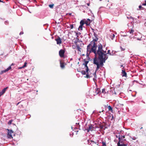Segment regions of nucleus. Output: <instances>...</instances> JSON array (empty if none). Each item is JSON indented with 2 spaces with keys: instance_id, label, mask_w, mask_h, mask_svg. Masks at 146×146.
Segmentation results:
<instances>
[{
  "instance_id": "obj_1",
  "label": "nucleus",
  "mask_w": 146,
  "mask_h": 146,
  "mask_svg": "<svg viewBox=\"0 0 146 146\" xmlns=\"http://www.w3.org/2000/svg\"><path fill=\"white\" fill-rule=\"evenodd\" d=\"M94 37L93 40L87 46V53H90L93 52L95 56H99V58L101 60L100 65H102L103 63L107 60L108 57L106 54V51H104L103 49V46L101 44H99L97 46L96 42L98 40L97 35L93 31Z\"/></svg>"
},
{
  "instance_id": "obj_2",
  "label": "nucleus",
  "mask_w": 146,
  "mask_h": 146,
  "mask_svg": "<svg viewBox=\"0 0 146 146\" xmlns=\"http://www.w3.org/2000/svg\"><path fill=\"white\" fill-rule=\"evenodd\" d=\"M106 60L105 61V62L103 63V64L102 65H100L101 60L99 58V56H95V57L94 58V60H93V63L96 65L97 68L96 69V72L95 73V74L94 76V78H96V73L97 71L98 70L100 67H102L104 65V63L105 62Z\"/></svg>"
},
{
  "instance_id": "obj_3",
  "label": "nucleus",
  "mask_w": 146,
  "mask_h": 146,
  "mask_svg": "<svg viewBox=\"0 0 146 146\" xmlns=\"http://www.w3.org/2000/svg\"><path fill=\"white\" fill-rule=\"evenodd\" d=\"M86 24V25H89L90 24V23L88 21H85L84 20H82L80 21V26H79L78 30H82L83 26L84 24Z\"/></svg>"
},
{
  "instance_id": "obj_4",
  "label": "nucleus",
  "mask_w": 146,
  "mask_h": 146,
  "mask_svg": "<svg viewBox=\"0 0 146 146\" xmlns=\"http://www.w3.org/2000/svg\"><path fill=\"white\" fill-rule=\"evenodd\" d=\"M120 66V67L122 68L121 72V75L122 77L127 78V73L125 71L124 67L122 65H121Z\"/></svg>"
},
{
  "instance_id": "obj_5",
  "label": "nucleus",
  "mask_w": 146,
  "mask_h": 146,
  "mask_svg": "<svg viewBox=\"0 0 146 146\" xmlns=\"http://www.w3.org/2000/svg\"><path fill=\"white\" fill-rule=\"evenodd\" d=\"M7 130H8V133L7 134V137L8 138L12 139L13 138L12 134L13 133V131L11 129H7Z\"/></svg>"
},
{
  "instance_id": "obj_6",
  "label": "nucleus",
  "mask_w": 146,
  "mask_h": 146,
  "mask_svg": "<svg viewBox=\"0 0 146 146\" xmlns=\"http://www.w3.org/2000/svg\"><path fill=\"white\" fill-rule=\"evenodd\" d=\"M65 51L63 49H61L59 52V55L61 58H64V53Z\"/></svg>"
},
{
  "instance_id": "obj_7",
  "label": "nucleus",
  "mask_w": 146,
  "mask_h": 146,
  "mask_svg": "<svg viewBox=\"0 0 146 146\" xmlns=\"http://www.w3.org/2000/svg\"><path fill=\"white\" fill-rule=\"evenodd\" d=\"M125 135H119V143H123L124 141H125L126 140L125 139Z\"/></svg>"
},
{
  "instance_id": "obj_8",
  "label": "nucleus",
  "mask_w": 146,
  "mask_h": 146,
  "mask_svg": "<svg viewBox=\"0 0 146 146\" xmlns=\"http://www.w3.org/2000/svg\"><path fill=\"white\" fill-rule=\"evenodd\" d=\"M84 63L83 64L85 66L86 68V72H88L89 71V69H88V67L87 66V64L88 63L89 61H86V59H84Z\"/></svg>"
},
{
  "instance_id": "obj_9",
  "label": "nucleus",
  "mask_w": 146,
  "mask_h": 146,
  "mask_svg": "<svg viewBox=\"0 0 146 146\" xmlns=\"http://www.w3.org/2000/svg\"><path fill=\"white\" fill-rule=\"evenodd\" d=\"M55 40L56 41L57 44H60L62 43L61 39L59 36Z\"/></svg>"
},
{
  "instance_id": "obj_10",
  "label": "nucleus",
  "mask_w": 146,
  "mask_h": 146,
  "mask_svg": "<svg viewBox=\"0 0 146 146\" xmlns=\"http://www.w3.org/2000/svg\"><path fill=\"white\" fill-rule=\"evenodd\" d=\"M89 127L86 129L87 130V131L89 132L90 131H92L94 127L92 124H90L88 125Z\"/></svg>"
},
{
  "instance_id": "obj_11",
  "label": "nucleus",
  "mask_w": 146,
  "mask_h": 146,
  "mask_svg": "<svg viewBox=\"0 0 146 146\" xmlns=\"http://www.w3.org/2000/svg\"><path fill=\"white\" fill-rule=\"evenodd\" d=\"M8 88V87L4 88L2 90L1 92H0V97H1L5 93L6 90Z\"/></svg>"
},
{
  "instance_id": "obj_12",
  "label": "nucleus",
  "mask_w": 146,
  "mask_h": 146,
  "mask_svg": "<svg viewBox=\"0 0 146 146\" xmlns=\"http://www.w3.org/2000/svg\"><path fill=\"white\" fill-rule=\"evenodd\" d=\"M100 92V90L98 88H97L96 89L95 93L94 94V95L95 96L99 94Z\"/></svg>"
},
{
  "instance_id": "obj_13",
  "label": "nucleus",
  "mask_w": 146,
  "mask_h": 146,
  "mask_svg": "<svg viewBox=\"0 0 146 146\" xmlns=\"http://www.w3.org/2000/svg\"><path fill=\"white\" fill-rule=\"evenodd\" d=\"M60 67L62 69H63L64 68V62H62L61 61H60Z\"/></svg>"
},
{
  "instance_id": "obj_14",
  "label": "nucleus",
  "mask_w": 146,
  "mask_h": 146,
  "mask_svg": "<svg viewBox=\"0 0 146 146\" xmlns=\"http://www.w3.org/2000/svg\"><path fill=\"white\" fill-rule=\"evenodd\" d=\"M108 109L109 111H110L111 112H113V110L111 106H108Z\"/></svg>"
},
{
  "instance_id": "obj_15",
  "label": "nucleus",
  "mask_w": 146,
  "mask_h": 146,
  "mask_svg": "<svg viewBox=\"0 0 146 146\" xmlns=\"http://www.w3.org/2000/svg\"><path fill=\"white\" fill-rule=\"evenodd\" d=\"M134 31V29H131L130 30H129V33L131 34H133V32Z\"/></svg>"
},
{
  "instance_id": "obj_16",
  "label": "nucleus",
  "mask_w": 146,
  "mask_h": 146,
  "mask_svg": "<svg viewBox=\"0 0 146 146\" xmlns=\"http://www.w3.org/2000/svg\"><path fill=\"white\" fill-rule=\"evenodd\" d=\"M13 121V120L12 119L10 120L8 122V124L9 125H10L11 124L12 122Z\"/></svg>"
},
{
  "instance_id": "obj_17",
  "label": "nucleus",
  "mask_w": 146,
  "mask_h": 146,
  "mask_svg": "<svg viewBox=\"0 0 146 146\" xmlns=\"http://www.w3.org/2000/svg\"><path fill=\"white\" fill-rule=\"evenodd\" d=\"M104 126L103 125H101L100 126V128L101 129H105L106 127H105V128H104Z\"/></svg>"
},
{
  "instance_id": "obj_18",
  "label": "nucleus",
  "mask_w": 146,
  "mask_h": 146,
  "mask_svg": "<svg viewBox=\"0 0 146 146\" xmlns=\"http://www.w3.org/2000/svg\"><path fill=\"white\" fill-rule=\"evenodd\" d=\"M76 49L78 50V51H81L80 50L81 49V48L79 46H78L76 47Z\"/></svg>"
},
{
  "instance_id": "obj_19",
  "label": "nucleus",
  "mask_w": 146,
  "mask_h": 146,
  "mask_svg": "<svg viewBox=\"0 0 146 146\" xmlns=\"http://www.w3.org/2000/svg\"><path fill=\"white\" fill-rule=\"evenodd\" d=\"M120 47L121 51L124 50H125V46H123V47H122L121 46Z\"/></svg>"
},
{
  "instance_id": "obj_20",
  "label": "nucleus",
  "mask_w": 146,
  "mask_h": 146,
  "mask_svg": "<svg viewBox=\"0 0 146 146\" xmlns=\"http://www.w3.org/2000/svg\"><path fill=\"white\" fill-rule=\"evenodd\" d=\"M9 70V69L8 68H7L6 70L2 71V73H3L4 72H6L8 71Z\"/></svg>"
},
{
  "instance_id": "obj_21",
  "label": "nucleus",
  "mask_w": 146,
  "mask_h": 146,
  "mask_svg": "<svg viewBox=\"0 0 146 146\" xmlns=\"http://www.w3.org/2000/svg\"><path fill=\"white\" fill-rule=\"evenodd\" d=\"M102 146H106V143L104 141H103L102 142Z\"/></svg>"
},
{
  "instance_id": "obj_22",
  "label": "nucleus",
  "mask_w": 146,
  "mask_h": 146,
  "mask_svg": "<svg viewBox=\"0 0 146 146\" xmlns=\"http://www.w3.org/2000/svg\"><path fill=\"white\" fill-rule=\"evenodd\" d=\"M139 10H143V8L142 7L141 5H139Z\"/></svg>"
},
{
  "instance_id": "obj_23",
  "label": "nucleus",
  "mask_w": 146,
  "mask_h": 146,
  "mask_svg": "<svg viewBox=\"0 0 146 146\" xmlns=\"http://www.w3.org/2000/svg\"><path fill=\"white\" fill-rule=\"evenodd\" d=\"M78 36H77L76 37V39L75 42L76 43L77 42L79 41V39L78 38Z\"/></svg>"
},
{
  "instance_id": "obj_24",
  "label": "nucleus",
  "mask_w": 146,
  "mask_h": 146,
  "mask_svg": "<svg viewBox=\"0 0 146 146\" xmlns=\"http://www.w3.org/2000/svg\"><path fill=\"white\" fill-rule=\"evenodd\" d=\"M81 72L83 75H85L86 74V72L84 70L82 71Z\"/></svg>"
},
{
  "instance_id": "obj_25",
  "label": "nucleus",
  "mask_w": 146,
  "mask_h": 146,
  "mask_svg": "<svg viewBox=\"0 0 146 146\" xmlns=\"http://www.w3.org/2000/svg\"><path fill=\"white\" fill-rule=\"evenodd\" d=\"M27 62H25V63H24V65H23V67H24V68H25V67H26L27 66Z\"/></svg>"
},
{
  "instance_id": "obj_26",
  "label": "nucleus",
  "mask_w": 146,
  "mask_h": 146,
  "mask_svg": "<svg viewBox=\"0 0 146 146\" xmlns=\"http://www.w3.org/2000/svg\"><path fill=\"white\" fill-rule=\"evenodd\" d=\"M119 146H127V145L126 144H121L119 143Z\"/></svg>"
},
{
  "instance_id": "obj_27",
  "label": "nucleus",
  "mask_w": 146,
  "mask_h": 146,
  "mask_svg": "<svg viewBox=\"0 0 146 146\" xmlns=\"http://www.w3.org/2000/svg\"><path fill=\"white\" fill-rule=\"evenodd\" d=\"M124 133V131L123 130H121L120 131V133L119 134H121V135H122V134H123Z\"/></svg>"
},
{
  "instance_id": "obj_28",
  "label": "nucleus",
  "mask_w": 146,
  "mask_h": 146,
  "mask_svg": "<svg viewBox=\"0 0 146 146\" xmlns=\"http://www.w3.org/2000/svg\"><path fill=\"white\" fill-rule=\"evenodd\" d=\"M87 74H86V77H85L86 78H89V77H90L89 75V74H88V72H87Z\"/></svg>"
},
{
  "instance_id": "obj_29",
  "label": "nucleus",
  "mask_w": 146,
  "mask_h": 146,
  "mask_svg": "<svg viewBox=\"0 0 146 146\" xmlns=\"http://www.w3.org/2000/svg\"><path fill=\"white\" fill-rule=\"evenodd\" d=\"M105 91V89L104 88V89H102V93H103L104 94L106 93V92Z\"/></svg>"
},
{
  "instance_id": "obj_30",
  "label": "nucleus",
  "mask_w": 146,
  "mask_h": 146,
  "mask_svg": "<svg viewBox=\"0 0 146 146\" xmlns=\"http://www.w3.org/2000/svg\"><path fill=\"white\" fill-rule=\"evenodd\" d=\"M74 25H70V29H72L74 28Z\"/></svg>"
},
{
  "instance_id": "obj_31",
  "label": "nucleus",
  "mask_w": 146,
  "mask_h": 146,
  "mask_svg": "<svg viewBox=\"0 0 146 146\" xmlns=\"http://www.w3.org/2000/svg\"><path fill=\"white\" fill-rule=\"evenodd\" d=\"M53 6H54L53 4H50L49 5V7L50 8H53Z\"/></svg>"
},
{
  "instance_id": "obj_32",
  "label": "nucleus",
  "mask_w": 146,
  "mask_h": 146,
  "mask_svg": "<svg viewBox=\"0 0 146 146\" xmlns=\"http://www.w3.org/2000/svg\"><path fill=\"white\" fill-rule=\"evenodd\" d=\"M75 33H76V35L77 36H78V35H80V33H78V32H75Z\"/></svg>"
},
{
  "instance_id": "obj_33",
  "label": "nucleus",
  "mask_w": 146,
  "mask_h": 146,
  "mask_svg": "<svg viewBox=\"0 0 146 146\" xmlns=\"http://www.w3.org/2000/svg\"><path fill=\"white\" fill-rule=\"evenodd\" d=\"M145 3H143V4H142L143 5H144V6L146 5V0H145Z\"/></svg>"
},
{
  "instance_id": "obj_34",
  "label": "nucleus",
  "mask_w": 146,
  "mask_h": 146,
  "mask_svg": "<svg viewBox=\"0 0 146 146\" xmlns=\"http://www.w3.org/2000/svg\"><path fill=\"white\" fill-rule=\"evenodd\" d=\"M110 50H108V53H107V54H110L111 55V54H110Z\"/></svg>"
},
{
  "instance_id": "obj_35",
  "label": "nucleus",
  "mask_w": 146,
  "mask_h": 146,
  "mask_svg": "<svg viewBox=\"0 0 146 146\" xmlns=\"http://www.w3.org/2000/svg\"><path fill=\"white\" fill-rule=\"evenodd\" d=\"M87 21H88V22H90H90H91V20L90 19H87Z\"/></svg>"
},
{
  "instance_id": "obj_36",
  "label": "nucleus",
  "mask_w": 146,
  "mask_h": 146,
  "mask_svg": "<svg viewBox=\"0 0 146 146\" xmlns=\"http://www.w3.org/2000/svg\"><path fill=\"white\" fill-rule=\"evenodd\" d=\"M24 68V67H23V66L22 67H19L18 69H22V68Z\"/></svg>"
},
{
  "instance_id": "obj_37",
  "label": "nucleus",
  "mask_w": 146,
  "mask_h": 146,
  "mask_svg": "<svg viewBox=\"0 0 146 146\" xmlns=\"http://www.w3.org/2000/svg\"><path fill=\"white\" fill-rule=\"evenodd\" d=\"M90 142L92 143H95V144H96V143H95L94 141H90Z\"/></svg>"
},
{
  "instance_id": "obj_38",
  "label": "nucleus",
  "mask_w": 146,
  "mask_h": 146,
  "mask_svg": "<svg viewBox=\"0 0 146 146\" xmlns=\"http://www.w3.org/2000/svg\"><path fill=\"white\" fill-rule=\"evenodd\" d=\"M11 66H9L8 68L10 70V69H11Z\"/></svg>"
},
{
  "instance_id": "obj_39",
  "label": "nucleus",
  "mask_w": 146,
  "mask_h": 146,
  "mask_svg": "<svg viewBox=\"0 0 146 146\" xmlns=\"http://www.w3.org/2000/svg\"><path fill=\"white\" fill-rule=\"evenodd\" d=\"M120 106H121V107H122L123 106V104H120Z\"/></svg>"
},
{
  "instance_id": "obj_40",
  "label": "nucleus",
  "mask_w": 146,
  "mask_h": 146,
  "mask_svg": "<svg viewBox=\"0 0 146 146\" xmlns=\"http://www.w3.org/2000/svg\"><path fill=\"white\" fill-rule=\"evenodd\" d=\"M114 141H115V142H117V139H115V140H114Z\"/></svg>"
},
{
  "instance_id": "obj_41",
  "label": "nucleus",
  "mask_w": 146,
  "mask_h": 146,
  "mask_svg": "<svg viewBox=\"0 0 146 146\" xmlns=\"http://www.w3.org/2000/svg\"><path fill=\"white\" fill-rule=\"evenodd\" d=\"M87 5L89 6L90 5V3H88L87 4Z\"/></svg>"
},
{
  "instance_id": "obj_42",
  "label": "nucleus",
  "mask_w": 146,
  "mask_h": 146,
  "mask_svg": "<svg viewBox=\"0 0 146 146\" xmlns=\"http://www.w3.org/2000/svg\"><path fill=\"white\" fill-rule=\"evenodd\" d=\"M117 145L118 146H119V141L117 142Z\"/></svg>"
},
{
  "instance_id": "obj_43",
  "label": "nucleus",
  "mask_w": 146,
  "mask_h": 146,
  "mask_svg": "<svg viewBox=\"0 0 146 146\" xmlns=\"http://www.w3.org/2000/svg\"><path fill=\"white\" fill-rule=\"evenodd\" d=\"M0 2L4 3V2L3 1H2L1 0H0Z\"/></svg>"
},
{
  "instance_id": "obj_44",
  "label": "nucleus",
  "mask_w": 146,
  "mask_h": 146,
  "mask_svg": "<svg viewBox=\"0 0 146 146\" xmlns=\"http://www.w3.org/2000/svg\"><path fill=\"white\" fill-rule=\"evenodd\" d=\"M69 15L70 16H71V15H72V13H69Z\"/></svg>"
},
{
  "instance_id": "obj_45",
  "label": "nucleus",
  "mask_w": 146,
  "mask_h": 146,
  "mask_svg": "<svg viewBox=\"0 0 146 146\" xmlns=\"http://www.w3.org/2000/svg\"><path fill=\"white\" fill-rule=\"evenodd\" d=\"M133 139V140H135V138H131Z\"/></svg>"
},
{
  "instance_id": "obj_46",
  "label": "nucleus",
  "mask_w": 146,
  "mask_h": 146,
  "mask_svg": "<svg viewBox=\"0 0 146 146\" xmlns=\"http://www.w3.org/2000/svg\"><path fill=\"white\" fill-rule=\"evenodd\" d=\"M145 20H146V19ZM145 26H146V21L145 23Z\"/></svg>"
},
{
  "instance_id": "obj_47",
  "label": "nucleus",
  "mask_w": 146,
  "mask_h": 146,
  "mask_svg": "<svg viewBox=\"0 0 146 146\" xmlns=\"http://www.w3.org/2000/svg\"><path fill=\"white\" fill-rule=\"evenodd\" d=\"M112 34L113 35V37H114L115 36V35H114V34Z\"/></svg>"
},
{
  "instance_id": "obj_48",
  "label": "nucleus",
  "mask_w": 146,
  "mask_h": 146,
  "mask_svg": "<svg viewBox=\"0 0 146 146\" xmlns=\"http://www.w3.org/2000/svg\"><path fill=\"white\" fill-rule=\"evenodd\" d=\"M23 33L22 32H21L20 33V34L21 35V34H23Z\"/></svg>"
},
{
  "instance_id": "obj_49",
  "label": "nucleus",
  "mask_w": 146,
  "mask_h": 146,
  "mask_svg": "<svg viewBox=\"0 0 146 146\" xmlns=\"http://www.w3.org/2000/svg\"><path fill=\"white\" fill-rule=\"evenodd\" d=\"M115 136L117 138H118V136L117 135H116Z\"/></svg>"
},
{
  "instance_id": "obj_50",
  "label": "nucleus",
  "mask_w": 146,
  "mask_h": 146,
  "mask_svg": "<svg viewBox=\"0 0 146 146\" xmlns=\"http://www.w3.org/2000/svg\"><path fill=\"white\" fill-rule=\"evenodd\" d=\"M13 63H12L11 64V66H12V65H13Z\"/></svg>"
},
{
  "instance_id": "obj_51",
  "label": "nucleus",
  "mask_w": 146,
  "mask_h": 146,
  "mask_svg": "<svg viewBox=\"0 0 146 146\" xmlns=\"http://www.w3.org/2000/svg\"><path fill=\"white\" fill-rule=\"evenodd\" d=\"M117 103H116L115 104V106L116 105H117Z\"/></svg>"
},
{
  "instance_id": "obj_52",
  "label": "nucleus",
  "mask_w": 146,
  "mask_h": 146,
  "mask_svg": "<svg viewBox=\"0 0 146 146\" xmlns=\"http://www.w3.org/2000/svg\"><path fill=\"white\" fill-rule=\"evenodd\" d=\"M3 54H0V55H3Z\"/></svg>"
},
{
  "instance_id": "obj_53",
  "label": "nucleus",
  "mask_w": 146,
  "mask_h": 146,
  "mask_svg": "<svg viewBox=\"0 0 146 146\" xmlns=\"http://www.w3.org/2000/svg\"><path fill=\"white\" fill-rule=\"evenodd\" d=\"M137 39L138 40H140V39H138V38H137Z\"/></svg>"
},
{
  "instance_id": "obj_54",
  "label": "nucleus",
  "mask_w": 146,
  "mask_h": 146,
  "mask_svg": "<svg viewBox=\"0 0 146 146\" xmlns=\"http://www.w3.org/2000/svg\"><path fill=\"white\" fill-rule=\"evenodd\" d=\"M103 111H104V110H102V112H103Z\"/></svg>"
},
{
  "instance_id": "obj_55",
  "label": "nucleus",
  "mask_w": 146,
  "mask_h": 146,
  "mask_svg": "<svg viewBox=\"0 0 146 146\" xmlns=\"http://www.w3.org/2000/svg\"><path fill=\"white\" fill-rule=\"evenodd\" d=\"M99 112L100 113L101 112V111H100V112Z\"/></svg>"
},
{
  "instance_id": "obj_56",
  "label": "nucleus",
  "mask_w": 146,
  "mask_h": 146,
  "mask_svg": "<svg viewBox=\"0 0 146 146\" xmlns=\"http://www.w3.org/2000/svg\"><path fill=\"white\" fill-rule=\"evenodd\" d=\"M94 78H93V80H94Z\"/></svg>"
},
{
  "instance_id": "obj_57",
  "label": "nucleus",
  "mask_w": 146,
  "mask_h": 146,
  "mask_svg": "<svg viewBox=\"0 0 146 146\" xmlns=\"http://www.w3.org/2000/svg\"><path fill=\"white\" fill-rule=\"evenodd\" d=\"M100 1H102V0H100Z\"/></svg>"
}]
</instances>
